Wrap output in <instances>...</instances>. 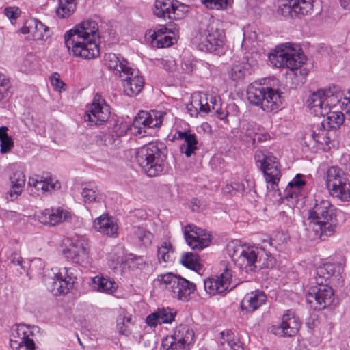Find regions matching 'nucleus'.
<instances>
[{
	"label": "nucleus",
	"mask_w": 350,
	"mask_h": 350,
	"mask_svg": "<svg viewBox=\"0 0 350 350\" xmlns=\"http://www.w3.org/2000/svg\"><path fill=\"white\" fill-rule=\"evenodd\" d=\"M313 0H284L279 5L278 13L284 18H293L312 14Z\"/></svg>",
	"instance_id": "obj_17"
},
{
	"label": "nucleus",
	"mask_w": 350,
	"mask_h": 350,
	"mask_svg": "<svg viewBox=\"0 0 350 350\" xmlns=\"http://www.w3.org/2000/svg\"><path fill=\"white\" fill-rule=\"evenodd\" d=\"M340 101L339 105L341 109L346 113V119L350 120V98L347 96H342L340 93Z\"/></svg>",
	"instance_id": "obj_58"
},
{
	"label": "nucleus",
	"mask_w": 350,
	"mask_h": 350,
	"mask_svg": "<svg viewBox=\"0 0 350 350\" xmlns=\"http://www.w3.org/2000/svg\"><path fill=\"white\" fill-rule=\"evenodd\" d=\"M256 162L264 173L266 182L272 190L278 189L281 177L280 163L273 153L267 150H258L254 154Z\"/></svg>",
	"instance_id": "obj_10"
},
{
	"label": "nucleus",
	"mask_w": 350,
	"mask_h": 350,
	"mask_svg": "<svg viewBox=\"0 0 350 350\" xmlns=\"http://www.w3.org/2000/svg\"><path fill=\"white\" fill-rule=\"evenodd\" d=\"M261 131V127L255 122H247L243 125L241 137L248 145L256 146V135Z\"/></svg>",
	"instance_id": "obj_36"
},
{
	"label": "nucleus",
	"mask_w": 350,
	"mask_h": 350,
	"mask_svg": "<svg viewBox=\"0 0 350 350\" xmlns=\"http://www.w3.org/2000/svg\"><path fill=\"white\" fill-rule=\"evenodd\" d=\"M124 92L131 97L137 95L143 89L144 80L137 70L130 68L121 75Z\"/></svg>",
	"instance_id": "obj_24"
},
{
	"label": "nucleus",
	"mask_w": 350,
	"mask_h": 350,
	"mask_svg": "<svg viewBox=\"0 0 350 350\" xmlns=\"http://www.w3.org/2000/svg\"><path fill=\"white\" fill-rule=\"evenodd\" d=\"M50 79L55 90L61 91L65 86V83L60 79L59 75L57 72L53 73Z\"/></svg>",
	"instance_id": "obj_59"
},
{
	"label": "nucleus",
	"mask_w": 350,
	"mask_h": 350,
	"mask_svg": "<svg viewBox=\"0 0 350 350\" xmlns=\"http://www.w3.org/2000/svg\"><path fill=\"white\" fill-rule=\"evenodd\" d=\"M300 327V321L296 318L294 313L291 310H287L282 316V321L280 324L273 325L271 327V332L280 336H293L299 331Z\"/></svg>",
	"instance_id": "obj_26"
},
{
	"label": "nucleus",
	"mask_w": 350,
	"mask_h": 350,
	"mask_svg": "<svg viewBox=\"0 0 350 350\" xmlns=\"http://www.w3.org/2000/svg\"><path fill=\"white\" fill-rule=\"evenodd\" d=\"M167 154L163 143L150 142L137 150L136 160L147 176L154 177L163 172Z\"/></svg>",
	"instance_id": "obj_5"
},
{
	"label": "nucleus",
	"mask_w": 350,
	"mask_h": 350,
	"mask_svg": "<svg viewBox=\"0 0 350 350\" xmlns=\"http://www.w3.org/2000/svg\"><path fill=\"white\" fill-rule=\"evenodd\" d=\"M33 331L25 325H19L12 328L10 345L13 350L25 347L27 350H35V342L32 337Z\"/></svg>",
	"instance_id": "obj_21"
},
{
	"label": "nucleus",
	"mask_w": 350,
	"mask_h": 350,
	"mask_svg": "<svg viewBox=\"0 0 350 350\" xmlns=\"http://www.w3.org/2000/svg\"><path fill=\"white\" fill-rule=\"evenodd\" d=\"M21 10L17 6H8L5 8L3 10V14L12 25L16 24V21L21 16Z\"/></svg>",
	"instance_id": "obj_51"
},
{
	"label": "nucleus",
	"mask_w": 350,
	"mask_h": 350,
	"mask_svg": "<svg viewBox=\"0 0 350 350\" xmlns=\"http://www.w3.org/2000/svg\"><path fill=\"white\" fill-rule=\"evenodd\" d=\"M184 237L193 250H202L211 243V235L206 230L188 224L184 228Z\"/></svg>",
	"instance_id": "obj_22"
},
{
	"label": "nucleus",
	"mask_w": 350,
	"mask_h": 350,
	"mask_svg": "<svg viewBox=\"0 0 350 350\" xmlns=\"http://www.w3.org/2000/svg\"><path fill=\"white\" fill-rule=\"evenodd\" d=\"M173 253L172 246L170 242L164 241L161 245L158 247L157 255L158 259L160 261L162 260L163 262H167L171 260V254Z\"/></svg>",
	"instance_id": "obj_44"
},
{
	"label": "nucleus",
	"mask_w": 350,
	"mask_h": 350,
	"mask_svg": "<svg viewBox=\"0 0 350 350\" xmlns=\"http://www.w3.org/2000/svg\"><path fill=\"white\" fill-rule=\"evenodd\" d=\"M96 138L98 146H104L111 150L116 148L120 144V137L116 136L113 132L100 134Z\"/></svg>",
	"instance_id": "obj_39"
},
{
	"label": "nucleus",
	"mask_w": 350,
	"mask_h": 350,
	"mask_svg": "<svg viewBox=\"0 0 350 350\" xmlns=\"http://www.w3.org/2000/svg\"><path fill=\"white\" fill-rule=\"evenodd\" d=\"M89 284L93 291L110 295L113 293L118 288L113 280L103 275H97L92 278Z\"/></svg>",
	"instance_id": "obj_33"
},
{
	"label": "nucleus",
	"mask_w": 350,
	"mask_h": 350,
	"mask_svg": "<svg viewBox=\"0 0 350 350\" xmlns=\"http://www.w3.org/2000/svg\"><path fill=\"white\" fill-rule=\"evenodd\" d=\"M161 124L160 118H154L146 111H141L133 120V133L135 135H143L146 133V129L158 127Z\"/></svg>",
	"instance_id": "obj_28"
},
{
	"label": "nucleus",
	"mask_w": 350,
	"mask_h": 350,
	"mask_svg": "<svg viewBox=\"0 0 350 350\" xmlns=\"http://www.w3.org/2000/svg\"><path fill=\"white\" fill-rule=\"evenodd\" d=\"M221 338L224 340L221 342L222 345L226 343L228 346L233 344V342H237L239 341V338L230 330L223 331L221 333Z\"/></svg>",
	"instance_id": "obj_56"
},
{
	"label": "nucleus",
	"mask_w": 350,
	"mask_h": 350,
	"mask_svg": "<svg viewBox=\"0 0 350 350\" xmlns=\"http://www.w3.org/2000/svg\"><path fill=\"white\" fill-rule=\"evenodd\" d=\"M326 185L334 198L342 202L350 200V184L343 171L338 167L332 166L327 170Z\"/></svg>",
	"instance_id": "obj_11"
},
{
	"label": "nucleus",
	"mask_w": 350,
	"mask_h": 350,
	"mask_svg": "<svg viewBox=\"0 0 350 350\" xmlns=\"http://www.w3.org/2000/svg\"><path fill=\"white\" fill-rule=\"evenodd\" d=\"M344 262L323 263L316 269V284L325 283L339 287L343 285Z\"/></svg>",
	"instance_id": "obj_13"
},
{
	"label": "nucleus",
	"mask_w": 350,
	"mask_h": 350,
	"mask_svg": "<svg viewBox=\"0 0 350 350\" xmlns=\"http://www.w3.org/2000/svg\"><path fill=\"white\" fill-rule=\"evenodd\" d=\"M247 72L244 64L235 63L229 70L230 79L234 81H242Z\"/></svg>",
	"instance_id": "obj_43"
},
{
	"label": "nucleus",
	"mask_w": 350,
	"mask_h": 350,
	"mask_svg": "<svg viewBox=\"0 0 350 350\" xmlns=\"http://www.w3.org/2000/svg\"><path fill=\"white\" fill-rule=\"evenodd\" d=\"M195 43L202 51L217 53L224 44V35L213 21L202 25L195 37Z\"/></svg>",
	"instance_id": "obj_7"
},
{
	"label": "nucleus",
	"mask_w": 350,
	"mask_h": 350,
	"mask_svg": "<svg viewBox=\"0 0 350 350\" xmlns=\"http://www.w3.org/2000/svg\"><path fill=\"white\" fill-rule=\"evenodd\" d=\"M135 234L137 237L138 241L145 247L150 245L153 238L152 234L144 230L142 228L138 227L135 231Z\"/></svg>",
	"instance_id": "obj_49"
},
{
	"label": "nucleus",
	"mask_w": 350,
	"mask_h": 350,
	"mask_svg": "<svg viewBox=\"0 0 350 350\" xmlns=\"http://www.w3.org/2000/svg\"><path fill=\"white\" fill-rule=\"evenodd\" d=\"M223 272L216 278H209L204 280L206 292L210 295L221 294L228 288L232 280V271L226 261L221 262Z\"/></svg>",
	"instance_id": "obj_19"
},
{
	"label": "nucleus",
	"mask_w": 350,
	"mask_h": 350,
	"mask_svg": "<svg viewBox=\"0 0 350 350\" xmlns=\"http://www.w3.org/2000/svg\"><path fill=\"white\" fill-rule=\"evenodd\" d=\"M109 116V106L102 98L100 94L96 93L90 109L85 115V120H88L95 125H99L106 122Z\"/></svg>",
	"instance_id": "obj_23"
},
{
	"label": "nucleus",
	"mask_w": 350,
	"mask_h": 350,
	"mask_svg": "<svg viewBox=\"0 0 350 350\" xmlns=\"http://www.w3.org/2000/svg\"><path fill=\"white\" fill-rule=\"evenodd\" d=\"M157 280L173 298L178 300H187L196 289L194 283L172 273L159 275Z\"/></svg>",
	"instance_id": "obj_8"
},
{
	"label": "nucleus",
	"mask_w": 350,
	"mask_h": 350,
	"mask_svg": "<svg viewBox=\"0 0 350 350\" xmlns=\"http://www.w3.org/2000/svg\"><path fill=\"white\" fill-rule=\"evenodd\" d=\"M94 229L103 235L109 237H118V226L114 218L108 214H102L93 222Z\"/></svg>",
	"instance_id": "obj_29"
},
{
	"label": "nucleus",
	"mask_w": 350,
	"mask_h": 350,
	"mask_svg": "<svg viewBox=\"0 0 350 350\" xmlns=\"http://www.w3.org/2000/svg\"><path fill=\"white\" fill-rule=\"evenodd\" d=\"M228 251L234 265L243 271L247 273L256 271V259L258 254V247L228 245Z\"/></svg>",
	"instance_id": "obj_12"
},
{
	"label": "nucleus",
	"mask_w": 350,
	"mask_h": 350,
	"mask_svg": "<svg viewBox=\"0 0 350 350\" xmlns=\"http://www.w3.org/2000/svg\"><path fill=\"white\" fill-rule=\"evenodd\" d=\"M305 221L308 237L311 240H325L334 234L336 226V209L328 200H315Z\"/></svg>",
	"instance_id": "obj_3"
},
{
	"label": "nucleus",
	"mask_w": 350,
	"mask_h": 350,
	"mask_svg": "<svg viewBox=\"0 0 350 350\" xmlns=\"http://www.w3.org/2000/svg\"><path fill=\"white\" fill-rule=\"evenodd\" d=\"M8 261L14 267H16V271L19 274H23L26 271V262L23 260L19 254L14 252L8 258Z\"/></svg>",
	"instance_id": "obj_47"
},
{
	"label": "nucleus",
	"mask_w": 350,
	"mask_h": 350,
	"mask_svg": "<svg viewBox=\"0 0 350 350\" xmlns=\"http://www.w3.org/2000/svg\"><path fill=\"white\" fill-rule=\"evenodd\" d=\"M74 268H63L55 274L49 284V291L55 295L66 294L72 288L76 282L77 276Z\"/></svg>",
	"instance_id": "obj_18"
},
{
	"label": "nucleus",
	"mask_w": 350,
	"mask_h": 350,
	"mask_svg": "<svg viewBox=\"0 0 350 350\" xmlns=\"http://www.w3.org/2000/svg\"><path fill=\"white\" fill-rule=\"evenodd\" d=\"M18 31L23 34H28V40H45L49 36V28L39 20L29 17L24 21Z\"/></svg>",
	"instance_id": "obj_25"
},
{
	"label": "nucleus",
	"mask_w": 350,
	"mask_h": 350,
	"mask_svg": "<svg viewBox=\"0 0 350 350\" xmlns=\"http://www.w3.org/2000/svg\"><path fill=\"white\" fill-rule=\"evenodd\" d=\"M189 12V6L177 0H156L154 4V14L163 19L179 20Z\"/></svg>",
	"instance_id": "obj_14"
},
{
	"label": "nucleus",
	"mask_w": 350,
	"mask_h": 350,
	"mask_svg": "<svg viewBox=\"0 0 350 350\" xmlns=\"http://www.w3.org/2000/svg\"><path fill=\"white\" fill-rule=\"evenodd\" d=\"M267 295L260 290L247 293L241 303V309L245 313L252 312L265 304Z\"/></svg>",
	"instance_id": "obj_30"
},
{
	"label": "nucleus",
	"mask_w": 350,
	"mask_h": 350,
	"mask_svg": "<svg viewBox=\"0 0 350 350\" xmlns=\"http://www.w3.org/2000/svg\"><path fill=\"white\" fill-rule=\"evenodd\" d=\"M68 245L63 250L65 258L76 264H81L88 259V244L82 237H75L68 240Z\"/></svg>",
	"instance_id": "obj_20"
},
{
	"label": "nucleus",
	"mask_w": 350,
	"mask_h": 350,
	"mask_svg": "<svg viewBox=\"0 0 350 350\" xmlns=\"http://www.w3.org/2000/svg\"><path fill=\"white\" fill-rule=\"evenodd\" d=\"M126 262L133 269H144L146 265V259L143 256H136L129 254L126 258Z\"/></svg>",
	"instance_id": "obj_48"
},
{
	"label": "nucleus",
	"mask_w": 350,
	"mask_h": 350,
	"mask_svg": "<svg viewBox=\"0 0 350 350\" xmlns=\"http://www.w3.org/2000/svg\"><path fill=\"white\" fill-rule=\"evenodd\" d=\"M202 4L208 9L226 10L229 4V0H201Z\"/></svg>",
	"instance_id": "obj_52"
},
{
	"label": "nucleus",
	"mask_w": 350,
	"mask_h": 350,
	"mask_svg": "<svg viewBox=\"0 0 350 350\" xmlns=\"http://www.w3.org/2000/svg\"><path fill=\"white\" fill-rule=\"evenodd\" d=\"M1 99L10 98L12 96V91L10 80L5 77H1Z\"/></svg>",
	"instance_id": "obj_55"
},
{
	"label": "nucleus",
	"mask_w": 350,
	"mask_h": 350,
	"mask_svg": "<svg viewBox=\"0 0 350 350\" xmlns=\"http://www.w3.org/2000/svg\"><path fill=\"white\" fill-rule=\"evenodd\" d=\"M258 258L256 259L257 270L263 268H273L275 265V259L270 252L264 248L258 247Z\"/></svg>",
	"instance_id": "obj_37"
},
{
	"label": "nucleus",
	"mask_w": 350,
	"mask_h": 350,
	"mask_svg": "<svg viewBox=\"0 0 350 350\" xmlns=\"http://www.w3.org/2000/svg\"><path fill=\"white\" fill-rule=\"evenodd\" d=\"M135 325L131 315L124 314L117 320V328L120 334L129 336L133 333Z\"/></svg>",
	"instance_id": "obj_40"
},
{
	"label": "nucleus",
	"mask_w": 350,
	"mask_h": 350,
	"mask_svg": "<svg viewBox=\"0 0 350 350\" xmlns=\"http://www.w3.org/2000/svg\"><path fill=\"white\" fill-rule=\"evenodd\" d=\"M187 109L191 116L195 117L200 113H208L211 111L208 96L202 93L193 95L191 103L187 105Z\"/></svg>",
	"instance_id": "obj_32"
},
{
	"label": "nucleus",
	"mask_w": 350,
	"mask_h": 350,
	"mask_svg": "<svg viewBox=\"0 0 350 350\" xmlns=\"http://www.w3.org/2000/svg\"><path fill=\"white\" fill-rule=\"evenodd\" d=\"M71 214L61 208L45 209L38 215V220L44 225L54 226L59 223L67 221Z\"/></svg>",
	"instance_id": "obj_31"
},
{
	"label": "nucleus",
	"mask_w": 350,
	"mask_h": 350,
	"mask_svg": "<svg viewBox=\"0 0 350 350\" xmlns=\"http://www.w3.org/2000/svg\"><path fill=\"white\" fill-rule=\"evenodd\" d=\"M65 44L73 55L85 59L99 56L98 25L92 19L84 20L66 32Z\"/></svg>",
	"instance_id": "obj_1"
},
{
	"label": "nucleus",
	"mask_w": 350,
	"mask_h": 350,
	"mask_svg": "<svg viewBox=\"0 0 350 350\" xmlns=\"http://www.w3.org/2000/svg\"><path fill=\"white\" fill-rule=\"evenodd\" d=\"M76 8L77 3L73 0H59L56 13L60 18H68L75 12Z\"/></svg>",
	"instance_id": "obj_42"
},
{
	"label": "nucleus",
	"mask_w": 350,
	"mask_h": 350,
	"mask_svg": "<svg viewBox=\"0 0 350 350\" xmlns=\"http://www.w3.org/2000/svg\"><path fill=\"white\" fill-rule=\"evenodd\" d=\"M158 314L161 323H172L174 321L176 315V311L169 307L159 308Z\"/></svg>",
	"instance_id": "obj_46"
},
{
	"label": "nucleus",
	"mask_w": 350,
	"mask_h": 350,
	"mask_svg": "<svg viewBox=\"0 0 350 350\" xmlns=\"http://www.w3.org/2000/svg\"><path fill=\"white\" fill-rule=\"evenodd\" d=\"M327 129L320 130L318 133L316 131H313L311 135V137L314 142L321 146H328L330 142V138L328 136V133L326 131Z\"/></svg>",
	"instance_id": "obj_50"
},
{
	"label": "nucleus",
	"mask_w": 350,
	"mask_h": 350,
	"mask_svg": "<svg viewBox=\"0 0 350 350\" xmlns=\"http://www.w3.org/2000/svg\"><path fill=\"white\" fill-rule=\"evenodd\" d=\"M195 342L194 331L188 325L176 326L172 334L163 339L160 350H189Z\"/></svg>",
	"instance_id": "obj_9"
},
{
	"label": "nucleus",
	"mask_w": 350,
	"mask_h": 350,
	"mask_svg": "<svg viewBox=\"0 0 350 350\" xmlns=\"http://www.w3.org/2000/svg\"><path fill=\"white\" fill-rule=\"evenodd\" d=\"M177 134V139L184 141L180 147V152L187 157H190L198 149L196 135L187 131H178Z\"/></svg>",
	"instance_id": "obj_34"
},
{
	"label": "nucleus",
	"mask_w": 350,
	"mask_h": 350,
	"mask_svg": "<svg viewBox=\"0 0 350 350\" xmlns=\"http://www.w3.org/2000/svg\"><path fill=\"white\" fill-rule=\"evenodd\" d=\"M208 103L211 108V111H218L221 106V99L218 96H211L208 99Z\"/></svg>",
	"instance_id": "obj_62"
},
{
	"label": "nucleus",
	"mask_w": 350,
	"mask_h": 350,
	"mask_svg": "<svg viewBox=\"0 0 350 350\" xmlns=\"http://www.w3.org/2000/svg\"><path fill=\"white\" fill-rule=\"evenodd\" d=\"M306 299L310 308L315 310H321L333 303L334 291L328 284H317L310 288L306 295Z\"/></svg>",
	"instance_id": "obj_15"
},
{
	"label": "nucleus",
	"mask_w": 350,
	"mask_h": 350,
	"mask_svg": "<svg viewBox=\"0 0 350 350\" xmlns=\"http://www.w3.org/2000/svg\"><path fill=\"white\" fill-rule=\"evenodd\" d=\"M180 262L185 267L195 271L202 269L199 256L193 252L183 253L180 257Z\"/></svg>",
	"instance_id": "obj_41"
},
{
	"label": "nucleus",
	"mask_w": 350,
	"mask_h": 350,
	"mask_svg": "<svg viewBox=\"0 0 350 350\" xmlns=\"http://www.w3.org/2000/svg\"><path fill=\"white\" fill-rule=\"evenodd\" d=\"M340 164L344 167L345 170L350 173V154L345 153L340 159Z\"/></svg>",
	"instance_id": "obj_64"
},
{
	"label": "nucleus",
	"mask_w": 350,
	"mask_h": 350,
	"mask_svg": "<svg viewBox=\"0 0 350 350\" xmlns=\"http://www.w3.org/2000/svg\"><path fill=\"white\" fill-rule=\"evenodd\" d=\"M172 32L168 28L164 25H158L155 27L153 33L151 35L152 40L153 38H159L160 36L167 34L168 32Z\"/></svg>",
	"instance_id": "obj_61"
},
{
	"label": "nucleus",
	"mask_w": 350,
	"mask_h": 350,
	"mask_svg": "<svg viewBox=\"0 0 350 350\" xmlns=\"http://www.w3.org/2000/svg\"><path fill=\"white\" fill-rule=\"evenodd\" d=\"M14 142L10 136L2 137L1 138V154H5L13 148Z\"/></svg>",
	"instance_id": "obj_57"
},
{
	"label": "nucleus",
	"mask_w": 350,
	"mask_h": 350,
	"mask_svg": "<svg viewBox=\"0 0 350 350\" xmlns=\"http://www.w3.org/2000/svg\"><path fill=\"white\" fill-rule=\"evenodd\" d=\"M81 196L85 203L99 202L102 200V194L98 187L94 184L85 185L81 191Z\"/></svg>",
	"instance_id": "obj_38"
},
{
	"label": "nucleus",
	"mask_w": 350,
	"mask_h": 350,
	"mask_svg": "<svg viewBox=\"0 0 350 350\" xmlns=\"http://www.w3.org/2000/svg\"><path fill=\"white\" fill-rule=\"evenodd\" d=\"M340 92L329 90L313 92L308 99V105L315 116H325L321 126L325 129H337L346 119V113L339 105Z\"/></svg>",
	"instance_id": "obj_2"
},
{
	"label": "nucleus",
	"mask_w": 350,
	"mask_h": 350,
	"mask_svg": "<svg viewBox=\"0 0 350 350\" xmlns=\"http://www.w3.org/2000/svg\"><path fill=\"white\" fill-rule=\"evenodd\" d=\"M269 62L276 68L297 70L306 61V56L298 46L282 44L269 55Z\"/></svg>",
	"instance_id": "obj_6"
},
{
	"label": "nucleus",
	"mask_w": 350,
	"mask_h": 350,
	"mask_svg": "<svg viewBox=\"0 0 350 350\" xmlns=\"http://www.w3.org/2000/svg\"><path fill=\"white\" fill-rule=\"evenodd\" d=\"M28 187L31 195H39V192L44 193L46 191L59 189L61 187L58 181H53L51 177L35 176L29 177Z\"/></svg>",
	"instance_id": "obj_27"
},
{
	"label": "nucleus",
	"mask_w": 350,
	"mask_h": 350,
	"mask_svg": "<svg viewBox=\"0 0 350 350\" xmlns=\"http://www.w3.org/2000/svg\"><path fill=\"white\" fill-rule=\"evenodd\" d=\"M105 64L113 71L116 75L120 77L123 72H126L131 67L128 62L120 55L108 53L105 55Z\"/></svg>",
	"instance_id": "obj_35"
},
{
	"label": "nucleus",
	"mask_w": 350,
	"mask_h": 350,
	"mask_svg": "<svg viewBox=\"0 0 350 350\" xmlns=\"http://www.w3.org/2000/svg\"><path fill=\"white\" fill-rule=\"evenodd\" d=\"M5 175L9 178L10 188L5 195V199L8 202L16 200L22 193L26 183L25 175L17 163L10 164L4 170Z\"/></svg>",
	"instance_id": "obj_16"
},
{
	"label": "nucleus",
	"mask_w": 350,
	"mask_h": 350,
	"mask_svg": "<svg viewBox=\"0 0 350 350\" xmlns=\"http://www.w3.org/2000/svg\"><path fill=\"white\" fill-rule=\"evenodd\" d=\"M304 175L297 174L294 178L288 183V185L304 189L306 182L302 179Z\"/></svg>",
	"instance_id": "obj_60"
},
{
	"label": "nucleus",
	"mask_w": 350,
	"mask_h": 350,
	"mask_svg": "<svg viewBox=\"0 0 350 350\" xmlns=\"http://www.w3.org/2000/svg\"><path fill=\"white\" fill-rule=\"evenodd\" d=\"M146 323L150 326H156L158 323L161 324L158 310L146 317Z\"/></svg>",
	"instance_id": "obj_63"
},
{
	"label": "nucleus",
	"mask_w": 350,
	"mask_h": 350,
	"mask_svg": "<svg viewBox=\"0 0 350 350\" xmlns=\"http://www.w3.org/2000/svg\"><path fill=\"white\" fill-rule=\"evenodd\" d=\"M174 38L167 34L160 36L159 38H153L152 42L155 44L158 48L169 47L173 44Z\"/></svg>",
	"instance_id": "obj_54"
},
{
	"label": "nucleus",
	"mask_w": 350,
	"mask_h": 350,
	"mask_svg": "<svg viewBox=\"0 0 350 350\" xmlns=\"http://www.w3.org/2000/svg\"><path fill=\"white\" fill-rule=\"evenodd\" d=\"M263 83L256 81L250 84L247 89V98L250 104L260 107L266 112H271L279 109L282 104V92L275 83L279 81L273 78L269 83Z\"/></svg>",
	"instance_id": "obj_4"
},
{
	"label": "nucleus",
	"mask_w": 350,
	"mask_h": 350,
	"mask_svg": "<svg viewBox=\"0 0 350 350\" xmlns=\"http://www.w3.org/2000/svg\"><path fill=\"white\" fill-rule=\"evenodd\" d=\"M303 188L287 185L284 190V196L286 199L295 200L296 203L304 199Z\"/></svg>",
	"instance_id": "obj_45"
},
{
	"label": "nucleus",
	"mask_w": 350,
	"mask_h": 350,
	"mask_svg": "<svg viewBox=\"0 0 350 350\" xmlns=\"http://www.w3.org/2000/svg\"><path fill=\"white\" fill-rule=\"evenodd\" d=\"M133 125L129 126L126 122L121 121H117L116 123L113 125L112 132L115 133L116 136H118L120 137L121 136L125 135L129 130H131L133 133L134 130L131 129Z\"/></svg>",
	"instance_id": "obj_53"
}]
</instances>
